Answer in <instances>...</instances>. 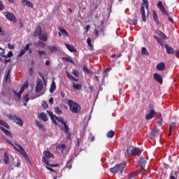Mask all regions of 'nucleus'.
<instances>
[{
	"label": "nucleus",
	"mask_w": 179,
	"mask_h": 179,
	"mask_svg": "<svg viewBox=\"0 0 179 179\" xmlns=\"http://www.w3.org/2000/svg\"><path fill=\"white\" fill-rule=\"evenodd\" d=\"M52 157V153H50V151H44L43 152V157L42 158L43 162L46 164L47 166H50V167H58L59 164H50V159Z\"/></svg>",
	"instance_id": "obj_3"
},
{
	"label": "nucleus",
	"mask_w": 179,
	"mask_h": 179,
	"mask_svg": "<svg viewBox=\"0 0 179 179\" xmlns=\"http://www.w3.org/2000/svg\"><path fill=\"white\" fill-rule=\"evenodd\" d=\"M131 150H132V147L127 148L126 152H125L126 155H129L131 153Z\"/></svg>",
	"instance_id": "obj_62"
},
{
	"label": "nucleus",
	"mask_w": 179,
	"mask_h": 179,
	"mask_svg": "<svg viewBox=\"0 0 179 179\" xmlns=\"http://www.w3.org/2000/svg\"><path fill=\"white\" fill-rule=\"evenodd\" d=\"M26 54V51L24 50H21L20 53L18 54V57L20 58V57H23Z\"/></svg>",
	"instance_id": "obj_59"
},
{
	"label": "nucleus",
	"mask_w": 179,
	"mask_h": 179,
	"mask_svg": "<svg viewBox=\"0 0 179 179\" xmlns=\"http://www.w3.org/2000/svg\"><path fill=\"white\" fill-rule=\"evenodd\" d=\"M157 124L159 125V127H162V125H163V117L162 115L159 116V120L157 121Z\"/></svg>",
	"instance_id": "obj_47"
},
{
	"label": "nucleus",
	"mask_w": 179,
	"mask_h": 179,
	"mask_svg": "<svg viewBox=\"0 0 179 179\" xmlns=\"http://www.w3.org/2000/svg\"><path fill=\"white\" fill-rule=\"evenodd\" d=\"M114 135H115V132L113 130L109 131L106 134L108 138H114Z\"/></svg>",
	"instance_id": "obj_46"
},
{
	"label": "nucleus",
	"mask_w": 179,
	"mask_h": 179,
	"mask_svg": "<svg viewBox=\"0 0 179 179\" xmlns=\"http://www.w3.org/2000/svg\"><path fill=\"white\" fill-rule=\"evenodd\" d=\"M72 74L74 75V76H76V78H79V75H80L79 71L76 69H73Z\"/></svg>",
	"instance_id": "obj_51"
},
{
	"label": "nucleus",
	"mask_w": 179,
	"mask_h": 179,
	"mask_svg": "<svg viewBox=\"0 0 179 179\" xmlns=\"http://www.w3.org/2000/svg\"><path fill=\"white\" fill-rule=\"evenodd\" d=\"M11 146L15 149V150H17V152H19L23 157L27 160V162H30V158L29 157V155H27V152L24 150V148L20 144H19L17 142H15L14 144L12 143V141L8 142Z\"/></svg>",
	"instance_id": "obj_1"
},
{
	"label": "nucleus",
	"mask_w": 179,
	"mask_h": 179,
	"mask_svg": "<svg viewBox=\"0 0 179 179\" xmlns=\"http://www.w3.org/2000/svg\"><path fill=\"white\" fill-rule=\"evenodd\" d=\"M152 14H153V19H154V21L156 23V24L157 26H161L162 23H160V22H159V17H157V13H156V11H153Z\"/></svg>",
	"instance_id": "obj_20"
},
{
	"label": "nucleus",
	"mask_w": 179,
	"mask_h": 179,
	"mask_svg": "<svg viewBox=\"0 0 179 179\" xmlns=\"http://www.w3.org/2000/svg\"><path fill=\"white\" fill-rule=\"evenodd\" d=\"M165 48L166 49L167 54L171 55L174 52V48L169 46V45H166Z\"/></svg>",
	"instance_id": "obj_31"
},
{
	"label": "nucleus",
	"mask_w": 179,
	"mask_h": 179,
	"mask_svg": "<svg viewBox=\"0 0 179 179\" xmlns=\"http://www.w3.org/2000/svg\"><path fill=\"white\" fill-rule=\"evenodd\" d=\"M48 50L50 52H55L56 51H57V46H52V45H50L48 46Z\"/></svg>",
	"instance_id": "obj_44"
},
{
	"label": "nucleus",
	"mask_w": 179,
	"mask_h": 179,
	"mask_svg": "<svg viewBox=\"0 0 179 179\" xmlns=\"http://www.w3.org/2000/svg\"><path fill=\"white\" fill-rule=\"evenodd\" d=\"M146 162H148V159L146 157H141L138 159V164L142 171H145V164H146Z\"/></svg>",
	"instance_id": "obj_10"
},
{
	"label": "nucleus",
	"mask_w": 179,
	"mask_h": 179,
	"mask_svg": "<svg viewBox=\"0 0 179 179\" xmlns=\"http://www.w3.org/2000/svg\"><path fill=\"white\" fill-rule=\"evenodd\" d=\"M157 69L158 71H164L166 69V64L164 62H161L157 65Z\"/></svg>",
	"instance_id": "obj_26"
},
{
	"label": "nucleus",
	"mask_w": 179,
	"mask_h": 179,
	"mask_svg": "<svg viewBox=\"0 0 179 179\" xmlns=\"http://www.w3.org/2000/svg\"><path fill=\"white\" fill-rule=\"evenodd\" d=\"M0 129L3 131V134H5V135H6L7 136H10V135H12V133H10L9 130L5 129V127H0Z\"/></svg>",
	"instance_id": "obj_32"
},
{
	"label": "nucleus",
	"mask_w": 179,
	"mask_h": 179,
	"mask_svg": "<svg viewBox=\"0 0 179 179\" xmlns=\"http://www.w3.org/2000/svg\"><path fill=\"white\" fill-rule=\"evenodd\" d=\"M159 10H161L162 14L164 15L165 16H169V13L167 12V10H166V8H161Z\"/></svg>",
	"instance_id": "obj_54"
},
{
	"label": "nucleus",
	"mask_w": 179,
	"mask_h": 179,
	"mask_svg": "<svg viewBox=\"0 0 179 179\" xmlns=\"http://www.w3.org/2000/svg\"><path fill=\"white\" fill-rule=\"evenodd\" d=\"M62 59H63V61H66V62H70V64H74L73 60H72V59H71L69 57H62Z\"/></svg>",
	"instance_id": "obj_41"
},
{
	"label": "nucleus",
	"mask_w": 179,
	"mask_h": 179,
	"mask_svg": "<svg viewBox=\"0 0 179 179\" xmlns=\"http://www.w3.org/2000/svg\"><path fill=\"white\" fill-rule=\"evenodd\" d=\"M39 39L41 40V41H47V40H48V36L47 34H43L39 36Z\"/></svg>",
	"instance_id": "obj_43"
},
{
	"label": "nucleus",
	"mask_w": 179,
	"mask_h": 179,
	"mask_svg": "<svg viewBox=\"0 0 179 179\" xmlns=\"http://www.w3.org/2000/svg\"><path fill=\"white\" fill-rule=\"evenodd\" d=\"M125 166H127V162L124 161L121 164H116L113 168H110V171L112 173V174H117V173L122 174L124 169H125Z\"/></svg>",
	"instance_id": "obj_4"
},
{
	"label": "nucleus",
	"mask_w": 179,
	"mask_h": 179,
	"mask_svg": "<svg viewBox=\"0 0 179 179\" xmlns=\"http://www.w3.org/2000/svg\"><path fill=\"white\" fill-rule=\"evenodd\" d=\"M38 45H39V47H41V48H44L45 47V43H44L41 41H39L38 42Z\"/></svg>",
	"instance_id": "obj_56"
},
{
	"label": "nucleus",
	"mask_w": 179,
	"mask_h": 179,
	"mask_svg": "<svg viewBox=\"0 0 179 179\" xmlns=\"http://www.w3.org/2000/svg\"><path fill=\"white\" fill-rule=\"evenodd\" d=\"M55 110V113H56V114H58L59 115H62V110H61V108H59V107L56 106L54 108Z\"/></svg>",
	"instance_id": "obj_40"
},
{
	"label": "nucleus",
	"mask_w": 179,
	"mask_h": 179,
	"mask_svg": "<svg viewBox=\"0 0 179 179\" xmlns=\"http://www.w3.org/2000/svg\"><path fill=\"white\" fill-rule=\"evenodd\" d=\"M83 71L87 74L90 73V70L86 66H83Z\"/></svg>",
	"instance_id": "obj_58"
},
{
	"label": "nucleus",
	"mask_w": 179,
	"mask_h": 179,
	"mask_svg": "<svg viewBox=\"0 0 179 179\" xmlns=\"http://www.w3.org/2000/svg\"><path fill=\"white\" fill-rule=\"evenodd\" d=\"M157 6V8H159V10L160 9H163L164 8V6H163V2H162V1H158Z\"/></svg>",
	"instance_id": "obj_52"
},
{
	"label": "nucleus",
	"mask_w": 179,
	"mask_h": 179,
	"mask_svg": "<svg viewBox=\"0 0 179 179\" xmlns=\"http://www.w3.org/2000/svg\"><path fill=\"white\" fill-rule=\"evenodd\" d=\"M72 160H73V158H71L70 160L67 162L66 164V169H69V170H71V169H72V164L71 163V162H72Z\"/></svg>",
	"instance_id": "obj_49"
},
{
	"label": "nucleus",
	"mask_w": 179,
	"mask_h": 179,
	"mask_svg": "<svg viewBox=\"0 0 179 179\" xmlns=\"http://www.w3.org/2000/svg\"><path fill=\"white\" fill-rule=\"evenodd\" d=\"M30 45H32V44L29 43V44L26 45L24 51H29V50L30 49Z\"/></svg>",
	"instance_id": "obj_63"
},
{
	"label": "nucleus",
	"mask_w": 179,
	"mask_h": 179,
	"mask_svg": "<svg viewBox=\"0 0 179 179\" xmlns=\"http://www.w3.org/2000/svg\"><path fill=\"white\" fill-rule=\"evenodd\" d=\"M0 57H2L3 58H10L13 57V52L10 51L8 55H5V49L0 47Z\"/></svg>",
	"instance_id": "obj_11"
},
{
	"label": "nucleus",
	"mask_w": 179,
	"mask_h": 179,
	"mask_svg": "<svg viewBox=\"0 0 179 179\" xmlns=\"http://www.w3.org/2000/svg\"><path fill=\"white\" fill-rule=\"evenodd\" d=\"M132 24L134 26H136V24H138V17L136 15L134 19L132 21Z\"/></svg>",
	"instance_id": "obj_57"
},
{
	"label": "nucleus",
	"mask_w": 179,
	"mask_h": 179,
	"mask_svg": "<svg viewBox=\"0 0 179 179\" xmlns=\"http://www.w3.org/2000/svg\"><path fill=\"white\" fill-rule=\"evenodd\" d=\"M138 173L136 172L134 173H131L129 174V178L132 179V178H135V177H137Z\"/></svg>",
	"instance_id": "obj_55"
},
{
	"label": "nucleus",
	"mask_w": 179,
	"mask_h": 179,
	"mask_svg": "<svg viewBox=\"0 0 179 179\" xmlns=\"http://www.w3.org/2000/svg\"><path fill=\"white\" fill-rule=\"evenodd\" d=\"M59 122H61V124H59L58 127L60 128V129H62V131H64V132H65L66 134V138H67V139H71V132H69V126H68L67 122L65 121V120L64 118H59Z\"/></svg>",
	"instance_id": "obj_2"
},
{
	"label": "nucleus",
	"mask_w": 179,
	"mask_h": 179,
	"mask_svg": "<svg viewBox=\"0 0 179 179\" xmlns=\"http://www.w3.org/2000/svg\"><path fill=\"white\" fill-rule=\"evenodd\" d=\"M159 132H160V130L157 128H155L151 131V138H156L159 136Z\"/></svg>",
	"instance_id": "obj_18"
},
{
	"label": "nucleus",
	"mask_w": 179,
	"mask_h": 179,
	"mask_svg": "<svg viewBox=\"0 0 179 179\" xmlns=\"http://www.w3.org/2000/svg\"><path fill=\"white\" fill-rule=\"evenodd\" d=\"M23 103H24V106H27V102L29 101V94H27L24 95V98H23Z\"/></svg>",
	"instance_id": "obj_39"
},
{
	"label": "nucleus",
	"mask_w": 179,
	"mask_h": 179,
	"mask_svg": "<svg viewBox=\"0 0 179 179\" xmlns=\"http://www.w3.org/2000/svg\"><path fill=\"white\" fill-rule=\"evenodd\" d=\"M56 89H57V85H55V81L52 80L50 86V92L51 93H54Z\"/></svg>",
	"instance_id": "obj_35"
},
{
	"label": "nucleus",
	"mask_w": 179,
	"mask_h": 179,
	"mask_svg": "<svg viewBox=\"0 0 179 179\" xmlns=\"http://www.w3.org/2000/svg\"><path fill=\"white\" fill-rule=\"evenodd\" d=\"M89 141L90 142H94V136H93L92 134L90 135Z\"/></svg>",
	"instance_id": "obj_61"
},
{
	"label": "nucleus",
	"mask_w": 179,
	"mask_h": 179,
	"mask_svg": "<svg viewBox=\"0 0 179 179\" xmlns=\"http://www.w3.org/2000/svg\"><path fill=\"white\" fill-rule=\"evenodd\" d=\"M159 10H161L162 14L164 15L165 16H169V13L167 12V10H166V8H161Z\"/></svg>",
	"instance_id": "obj_53"
},
{
	"label": "nucleus",
	"mask_w": 179,
	"mask_h": 179,
	"mask_svg": "<svg viewBox=\"0 0 179 179\" xmlns=\"http://www.w3.org/2000/svg\"><path fill=\"white\" fill-rule=\"evenodd\" d=\"M59 31H60V33L62 34L63 36L64 37H68L69 34H68V31H66L65 30V29H59Z\"/></svg>",
	"instance_id": "obj_38"
},
{
	"label": "nucleus",
	"mask_w": 179,
	"mask_h": 179,
	"mask_svg": "<svg viewBox=\"0 0 179 179\" xmlns=\"http://www.w3.org/2000/svg\"><path fill=\"white\" fill-rule=\"evenodd\" d=\"M83 143V137L80 136V138H77V145L79 148Z\"/></svg>",
	"instance_id": "obj_45"
},
{
	"label": "nucleus",
	"mask_w": 179,
	"mask_h": 179,
	"mask_svg": "<svg viewBox=\"0 0 179 179\" xmlns=\"http://www.w3.org/2000/svg\"><path fill=\"white\" fill-rule=\"evenodd\" d=\"M141 55H149V52H148L146 48H142Z\"/></svg>",
	"instance_id": "obj_48"
},
{
	"label": "nucleus",
	"mask_w": 179,
	"mask_h": 179,
	"mask_svg": "<svg viewBox=\"0 0 179 179\" xmlns=\"http://www.w3.org/2000/svg\"><path fill=\"white\" fill-rule=\"evenodd\" d=\"M10 76V73L8 72L5 76L6 82H9Z\"/></svg>",
	"instance_id": "obj_60"
},
{
	"label": "nucleus",
	"mask_w": 179,
	"mask_h": 179,
	"mask_svg": "<svg viewBox=\"0 0 179 179\" xmlns=\"http://www.w3.org/2000/svg\"><path fill=\"white\" fill-rule=\"evenodd\" d=\"M141 13L143 22H146V13L145 11V7L143 4L141 5Z\"/></svg>",
	"instance_id": "obj_16"
},
{
	"label": "nucleus",
	"mask_w": 179,
	"mask_h": 179,
	"mask_svg": "<svg viewBox=\"0 0 179 179\" xmlns=\"http://www.w3.org/2000/svg\"><path fill=\"white\" fill-rule=\"evenodd\" d=\"M69 110L71 113L73 114H78V113H80V106L79 104L72 100H69Z\"/></svg>",
	"instance_id": "obj_5"
},
{
	"label": "nucleus",
	"mask_w": 179,
	"mask_h": 179,
	"mask_svg": "<svg viewBox=\"0 0 179 179\" xmlns=\"http://www.w3.org/2000/svg\"><path fill=\"white\" fill-rule=\"evenodd\" d=\"M47 113H48V115L50 117L52 122H54L55 125L58 127V125H59V124H58V122H57V121H58L59 122V118H64V117H57V115H54V113H52V112H51V110H47Z\"/></svg>",
	"instance_id": "obj_8"
},
{
	"label": "nucleus",
	"mask_w": 179,
	"mask_h": 179,
	"mask_svg": "<svg viewBox=\"0 0 179 179\" xmlns=\"http://www.w3.org/2000/svg\"><path fill=\"white\" fill-rule=\"evenodd\" d=\"M4 16L8 19V20H10V22H14V23H16L17 22V19L16 18V16H15V14L6 11L4 13Z\"/></svg>",
	"instance_id": "obj_9"
},
{
	"label": "nucleus",
	"mask_w": 179,
	"mask_h": 179,
	"mask_svg": "<svg viewBox=\"0 0 179 179\" xmlns=\"http://www.w3.org/2000/svg\"><path fill=\"white\" fill-rule=\"evenodd\" d=\"M176 125H177L176 122H172L170 124L169 136H171V134H173V128L176 127Z\"/></svg>",
	"instance_id": "obj_30"
},
{
	"label": "nucleus",
	"mask_w": 179,
	"mask_h": 179,
	"mask_svg": "<svg viewBox=\"0 0 179 179\" xmlns=\"http://www.w3.org/2000/svg\"><path fill=\"white\" fill-rule=\"evenodd\" d=\"M141 5H143L144 8L145 6V8L148 10L147 17H149V1L148 0H143V3H141Z\"/></svg>",
	"instance_id": "obj_23"
},
{
	"label": "nucleus",
	"mask_w": 179,
	"mask_h": 179,
	"mask_svg": "<svg viewBox=\"0 0 179 179\" xmlns=\"http://www.w3.org/2000/svg\"><path fill=\"white\" fill-rule=\"evenodd\" d=\"M139 148L132 147L131 155H132V156H136V155H139Z\"/></svg>",
	"instance_id": "obj_28"
},
{
	"label": "nucleus",
	"mask_w": 179,
	"mask_h": 179,
	"mask_svg": "<svg viewBox=\"0 0 179 179\" xmlns=\"http://www.w3.org/2000/svg\"><path fill=\"white\" fill-rule=\"evenodd\" d=\"M38 118L40 120H42V121H44V122H46V121H48V117H47V115L44 113H41L38 115Z\"/></svg>",
	"instance_id": "obj_24"
},
{
	"label": "nucleus",
	"mask_w": 179,
	"mask_h": 179,
	"mask_svg": "<svg viewBox=\"0 0 179 179\" xmlns=\"http://www.w3.org/2000/svg\"><path fill=\"white\" fill-rule=\"evenodd\" d=\"M37 54L39 55V58H45V56L47 55V52L43 50H38Z\"/></svg>",
	"instance_id": "obj_34"
},
{
	"label": "nucleus",
	"mask_w": 179,
	"mask_h": 179,
	"mask_svg": "<svg viewBox=\"0 0 179 179\" xmlns=\"http://www.w3.org/2000/svg\"><path fill=\"white\" fill-rule=\"evenodd\" d=\"M156 33L158 36H159V37H162V38H163V40H168L169 39V38H167V36H166V34H164V33L162 32V31L157 30L156 31Z\"/></svg>",
	"instance_id": "obj_29"
},
{
	"label": "nucleus",
	"mask_w": 179,
	"mask_h": 179,
	"mask_svg": "<svg viewBox=\"0 0 179 179\" xmlns=\"http://www.w3.org/2000/svg\"><path fill=\"white\" fill-rule=\"evenodd\" d=\"M42 106H43V108H45V109L48 107V104L46 103L45 101H43V102L42 103Z\"/></svg>",
	"instance_id": "obj_64"
},
{
	"label": "nucleus",
	"mask_w": 179,
	"mask_h": 179,
	"mask_svg": "<svg viewBox=\"0 0 179 179\" xmlns=\"http://www.w3.org/2000/svg\"><path fill=\"white\" fill-rule=\"evenodd\" d=\"M27 87H29V82H26L25 83H24L22 85V86L21 87V89L18 93L15 90H13V93H14V94L15 96H17V97H18V99H20V97H22V94H23V92H24V89H27Z\"/></svg>",
	"instance_id": "obj_7"
},
{
	"label": "nucleus",
	"mask_w": 179,
	"mask_h": 179,
	"mask_svg": "<svg viewBox=\"0 0 179 179\" xmlns=\"http://www.w3.org/2000/svg\"><path fill=\"white\" fill-rule=\"evenodd\" d=\"M3 162L5 163V164H10V162L9 161V155H8V152H5L3 153Z\"/></svg>",
	"instance_id": "obj_25"
},
{
	"label": "nucleus",
	"mask_w": 179,
	"mask_h": 179,
	"mask_svg": "<svg viewBox=\"0 0 179 179\" xmlns=\"http://www.w3.org/2000/svg\"><path fill=\"white\" fill-rule=\"evenodd\" d=\"M66 75L67 76V78L69 79H70V80H73V82H78L79 80L75 77H73L72 75H71V73H69V72L66 71Z\"/></svg>",
	"instance_id": "obj_27"
},
{
	"label": "nucleus",
	"mask_w": 179,
	"mask_h": 179,
	"mask_svg": "<svg viewBox=\"0 0 179 179\" xmlns=\"http://www.w3.org/2000/svg\"><path fill=\"white\" fill-rule=\"evenodd\" d=\"M44 89V86L43 85V81L41 80H38L36 82V86L35 88L36 93H40Z\"/></svg>",
	"instance_id": "obj_12"
},
{
	"label": "nucleus",
	"mask_w": 179,
	"mask_h": 179,
	"mask_svg": "<svg viewBox=\"0 0 179 179\" xmlns=\"http://www.w3.org/2000/svg\"><path fill=\"white\" fill-rule=\"evenodd\" d=\"M21 3H22L24 6H27L28 8H31L33 9V3L28 0H22Z\"/></svg>",
	"instance_id": "obj_19"
},
{
	"label": "nucleus",
	"mask_w": 179,
	"mask_h": 179,
	"mask_svg": "<svg viewBox=\"0 0 179 179\" xmlns=\"http://www.w3.org/2000/svg\"><path fill=\"white\" fill-rule=\"evenodd\" d=\"M0 125H2L3 127H4V128H6L7 129H9V128H10V127H9V124H8V123L1 120H0Z\"/></svg>",
	"instance_id": "obj_42"
},
{
	"label": "nucleus",
	"mask_w": 179,
	"mask_h": 179,
	"mask_svg": "<svg viewBox=\"0 0 179 179\" xmlns=\"http://www.w3.org/2000/svg\"><path fill=\"white\" fill-rule=\"evenodd\" d=\"M71 85L75 90H82V85L76 84L75 83H72Z\"/></svg>",
	"instance_id": "obj_33"
},
{
	"label": "nucleus",
	"mask_w": 179,
	"mask_h": 179,
	"mask_svg": "<svg viewBox=\"0 0 179 179\" xmlns=\"http://www.w3.org/2000/svg\"><path fill=\"white\" fill-rule=\"evenodd\" d=\"M154 80H156L159 83V85H162L163 83V77L160 76V74L157 73H155L153 74Z\"/></svg>",
	"instance_id": "obj_15"
},
{
	"label": "nucleus",
	"mask_w": 179,
	"mask_h": 179,
	"mask_svg": "<svg viewBox=\"0 0 179 179\" xmlns=\"http://www.w3.org/2000/svg\"><path fill=\"white\" fill-rule=\"evenodd\" d=\"M87 43L89 47H90L91 50H93V44H92V39L90 38H87Z\"/></svg>",
	"instance_id": "obj_50"
},
{
	"label": "nucleus",
	"mask_w": 179,
	"mask_h": 179,
	"mask_svg": "<svg viewBox=\"0 0 179 179\" xmlns=\"http://www.w3.org/2000/svg\"><path fill=\"white\" fill-rule=\"evenodd\" d=\"M57 148L59 149V150H60V152L64 153V152L66 150V145L65 144H61L57 147Z\"/></svg>",
	"instance_id": "obj_36"
},
{
	"label": "nucleus",
	"mask_w": 179,
	"mask_h": 179,
	"mask_svg": "<svg viewBox=\"0 0 179 179\" xmlns=\"http://www.w3.org/2000/svg\"><path fill=\"white\" fill-rule=\"evenodd\" d=\"M154 38L156 40V41L158 43V44L161 45V46L164 48V47L166 48V45H167V44H165L166 42L163 41V39L157 37V36H154Z\"/></svg>",
	"instance_id": "obj_17"
},
{
	"label": "nucleus",
	"mask_w": 179,
	"mask_h": 179,
	"mask_svg": "<svg viewBox=\"0 0 179 179\" xmlns=\"http://www.w3.org/2000/svg\"><path fill=\"white\" fill-rule=\"evenodd\" d=\"M98 29L99 30H97V29H94V34L96 36V37H99V34H102V36H104V26L103 25H99L98 27Z\"/></svg>",
	"instance_id": "obj_13"
},
{
	"label": "nucleus",
	"mask_w": 179,
	"mask_h": 179,
	"mask_svg": "<svg viewBox=\"0 0 179 179\" xmlns=\"http://www.w3.org/2000/svg\"><path fill=\"white\" fill-rule=\"evenodd\" d=\"M66 48L70 51V52H78V50L75 49V47L72 45H69L68 43H65Z\"/></svg>",
	"instance_id": "obj_22"
},
{
	"label": "nucleus",
	"mask_w": 179,
	"mask_h": 179,
	"mask_svg": "<svg viewBox=\"0 0 179 179\" xmlns=\"http://www.w3.org/2000/svg\"><path fill=\"white\" fill-rule=\"evenodd\" d=\"M36 124L38 127L39 129H41L42 131H45V127L40 122L36 121Z\"/></svg>",
	"instance_id": "obj_37"
},
{
	"label": "nucleus",
	"mask_w": 179,
	"mask_h": 179,
	"mask_svg": "<svg viewBox=\"0 0 179 179\" xmlns=\"http://www.w3.org/2000/svg\"><path fill=\"white\" fill-rule=\"evenodd\" d=\"M8 118L10 119L11 121H13L17 124V125H20V127H23V120L17 117L15 114H10L7 115Z\"/></svg>",
	"instance_id": "obj_6"
},
{
	"label": "nucleus",
	"mask_w": 179,
	"mask_h": 179,
	"mask_svg": "<svg viewBox=\"0 0 179 179\" xmlns=\"http://www.w3.org/2000/svg\"><path fill=\"white\" fill-rule=\"evenodd\" d=\"M41 27L38 26L34 30V37H38V36H41Z\"/></svg>",
	"instance_id": "obj_21"
},
{
	"label": "nucleus",
	"mask_w": 179,
	"mask_h": 179,
	"mask_svg": "<svg viewBox=\"0 0 179 179\" xmlns=\"http://www.w3.org/2000/svg\"><path fill=\"white\" fill-rule=\"evenodd\" d=\"M156 115H157V113L155 110H150L148 114L145 115V119L148 120H152V118H154Z\"/></svg>",
	"instance_id": "obj_14"
}]
</instances>
